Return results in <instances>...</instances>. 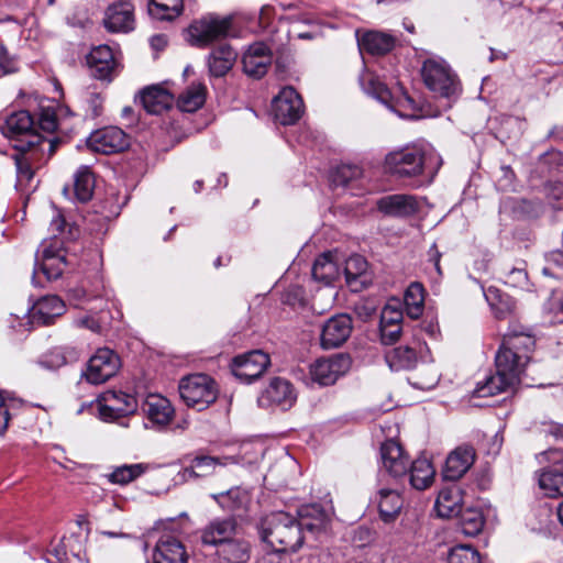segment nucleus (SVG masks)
Instances as JSON below:
<instances>
[{"label": "nucleus", "instance_id": "32", "mask_svg": "<svg viewBox=\"0 0 563 563\" xmlns=\"http://www.w3.org/2000/svg\"><path fill=\"white\" fill-rule=\"evenodd\" d=\"M64 310L65 305L59 297L44 296L33 306L32 318L38 323L49 324L54 318L62 316Z\"/></svg>", "mask_w": 563, "mask_h": 563}, {"label": "nucleus", "instance_id": "29", "mask_svg": "<svg viewBox=\"0 0 563 563\" xmlns=\"http://www.w3.org/2000/svg\"><path fill=\"white\" fill-rule=\"evenodd\" d=\"M216 554L219 563H246L251 558V545L235 536L218 548Z\"/></svg>", "mask_w": 563, "mask_h": 563}, {"label": "nucleus", "instance_id": "28", "mask_svg": "<svg viewBox=\"0 0 563 563\" xmlns=\"http://www.w3.org/2000/svg\"><path fill=\"white\" fill-rule=\"evenodd\" d=\"M143 410L147 418L157 426H167L174 417L170 401L161 395H148L144 401Z\"/></svg>", "mask_w": 563, "mask_h": 563}, {"label": "nucleus", "instance_id": "16", "mask_svg": "<svg viewBox=\"0 0 563 563\" xmlns=\"http://www.w3.org/2000/svg\"><path fill=\"white\" fill-rule=\"evenodd\" d=\"M352 329V319L349 314L340 313L331 317L322 327L321 346L323 349L339 347L350 338Z\"/></svg>", "mask_w": 563, "mask_h": 563}, {"label": "nucleus", "instance_id": "26", "mask_svg": "<svg viewBox=\"0 0 563 563\" xmlns=\"http://www.w3.org/2000/svg\"><path fill=\"white\" fill-rule=\"evenodd\" d=\"M41 271L48 280L57 279L62 276L66 267L65 252L57 247V241L54 244H43L41 251Z\"/></svg>", "mask_w": 563, "mask_h": 563}, {"label": "nucleus", "instance_id": "41", "mask_svg": "<svg viewBox=\"0 0 563 563\" xmlns=\"http://www.w3.org/2000/svg\"><path fill=\"white\" fill-rule=\"evenodd\" d=\"M150 468V464L146 463L123 464L114 467L111 473L106 475V478L111 484L123 486L137 479Z\"/></svg>", "mask_w": 563, "mask_h": 563}, {"label": "nucleus", "instance_id": "3", "mask_svg": "<svg viewBox=\"0 0 563 563\" xmlns=\"http://www.w3.org/2000/svg\"><path fill=\"white\" fill-rule=\"evenodd\" d=\"M534 338L525 332H509L505 334L503 343L495 356V366L508 379L519 384L526 366L534 351Z\"/></svg>", "mask_w": 563, "mask_h": 563}, {"label": "nucleus", "instance_id": "7", "mask_svg": "<svg viewBox=\"0 0 563 563\" xmlns=\"http://www.w3.org/2000/svg\"><path fill=\"white\" fill-rule=\"evenodd\" d=\"M424 85L440 97L451 99L460 92L456 75L443 60L427 59L421 68Z\"/></svg>", "mask_w": 563, "mask_h": 563}, {"label": "nucleus", "instance_id": "21", "mask_svg": "<svg viewBox=\"0 0 563 563\" xmlns=\"http://www.w3.org/2000/svg\"><path fill=\"white\" fill-rule=\"evenodd\" d=\"M380 459L384 470L395 478L406 476L409 467V459L401 445L388 440L380 446Z\"/></svg>", "mask_w": 563, "mask_h": 563}, {"label": "nucleus", "instance_id": "12", "mask_svg": "<svg viewBox=\"0 0 563 563\" xmlns=\"http://www.w3.org/2000/svg\"><path fill=\"white\" fill-rule=\"evenodd\" d=\"M351 367V358L345 354H336L328 358L317 360L310 366L311 379L319 385L328 386L336 382Z\"/></svg>", "mask_w": 563, "mask_h": 563}, {"label": "nucleus", "instance_id": "37", "mask_svg": "<svg viewBox=\"0 0 563 563\" xmlns=\"http://www.w3.org/2000/svg\"><path fill=\"white\" fill-rule=\"evenodd\" d=\"M517 384L515 380L508 379L506 375L496 368V374L486 377L483 382H478L473 394L476 397H489L511 389Z\"/></svg>", "mask_w": 563, "mask_h": 563}, {"label": "nucleus", "instance_id": "55", "mask_svg": "<svg viewBox=\"0 0 563 563\" xmlns=\"http://www.w3.org/2000/svg\"><path fill=\"white\" fill-rule=\"evenodd\" d=\"M0 70L3 75L14 74L19 70L18 59L9 54L2 43H0Z\"/></svg>", "mask_w": 563, "mask_h": 563}, {"label": "nucleus", "instance_id": "2", "mask_svg": "<svg viewBox=\"0 0 563 563\" xmlns=\"http://www.w3.org/2000/svg\"><path fill=\"white\" fill-rule=\"evenodd\" d=\"M442 166L441 156L433 150L412 144L389 152L384 167L397 178L423 177L430 184Z\"/></svg>", "mask_w": 563, "mask_h": 563}, {"label": "nucleus", "instance_id": "24", "mask_svg": "<svg viewBox=\"0 0 563 563\" xmlns=\"http://www.w3.org/2000/svg\"><path fill=\"white\" fill-rule=\"evenodd\" d=\"M140 101L147 113L161 114L174 103V96L161 85L144 88L140 93Z\"/></svg>", "mask_w": 563, "mask_h": 563}, {"label": "nucleus", "instance_id": "11", "mask_svg": "<svg viewBox=\"0 0 563 563\" xmlns=\"http://www.w3.org/2000/svg\"><path fill=\"white\" fill-rule=\"evenodd\" d=\"M271 364L269 355L255 350L233 358L232 374L243 383H252L261 377Z\"/></svg>", "mask_w": 563, "mask_h": 563}, {"label": "nucleus", "instance_id": "30", "mask_svg": "<svg viewBox=\"0 0 563 563\" xmlns=\"http://www.w3.org/2000/svg\"><path fill=\"white\" fill-rule=\"evenodd\" d=\"M367 266L366 260L357 254L346 260L344 266L345 280L353 291H360L368 284Z\"/></svg>", "mask_w": 563, "mask_h": 563}, {"label": "nucleus", "instance_id": "31", "mask_svg": "<svg viewBox=\"0 0 563 563\" xmlns=\"http://www.w3.org/2000/svg\"><path fill=\"white\" fill-rule=\"evenodd\" d=\"M379 517L384 522L394 521L399 515L404 500L396 489L380 488L377 492L376 499Z\"/></svg>", "mask_w": 563, "mask_h": 563}, {"label": "nucleus", "instance_id": "42", "mask_svg": "<svg viewBox=\"0 0 563 563\" xmlns=\"http://www.w3.org/2000/svg\"><path fill=\"white\" fill-rule=\"evenodd\" d=\"M95 190V177L87 166L78 168L74 176V194L78 201L87 202L92 198Z\"/></svg>", "mask_w": 563, "mask_h": 563}, {"label": "nucleus", "instance_id": "14", "mask_svg": "<svg viewBox=\"0 0 563 563\" xmlns=\"http://www.w3.org/2000/svg\"><path fill=\"white\" fill-rule=\"evenodd\" d=\"M87 144L93 152L108 155L125 150L129 146V139L123 130L107 126L92 132Z\"/></svg>", "mask_w": 563, "mask_h": 563}, {"label": "nucleus", "instance_id": "62", "mask_svg": "<svg viewBox=\"0 0 563 563\" xmlns=\"http://www.w3.org/2000/svg\"><path fill=\"white\" fill-rule=\"evenodd\" d=\"M65 227V219L59 211H56L51 221V231L54 235L62 233Z\"/></svg>", "mask_w": 563, "mask_h": 563}, {"label": "nucleus", "instance_id": "48", "mask_svg": "<svg viewBox=\"0 0 563 563\" xmlns=\"http://www.w3.org/2000/svg\"><path fill=\"white\" fill-rule=\"evenodd\" d=\"M459 515L461 529L465 536L474 537L482 532L485 518L481 509L466 508Z\"/></svg>", "mask_w": 563, "mask_h": 563}, {"label": "nucleus", "instance_id": "1", "mask_svg": "<svg viewBox=\"0 0 563 563\" xmlns=\"http://www.w3.org/2000/svg\"><path fill=\"white\" fill-rule=\"evenodd\" d=\"M298 514L299 519L284 511L265 516L260 523L262 540L273 549L295 552L303 543V529L318 532L325 527L327 515L319 506L302 507Z\"/></svg>", "mask_w": 563, "mask_h": 563}, {"label": "nucleus", "instance_id": "19", "mask_svg": "<svg viewBox=\"0 0 563 563\" xmlns=\"http://www.w3.org/2000/svg\"><path fill=\"white\" fill-rule=\"evenodd\" d=\"M92 77L110 81L117 70V60L108 45L93 47L86 57Z\"/></svg>", "mask_w": 563, "mask_h": 563}, {"label": "nucleus", "instance_id": "64", "mask_svg": "<svg viewBox=\"0 0 563 563\" xmlns=\"http://www.w3.org/2000/svg\"><path fill=\"white\" fill-rule=\"evenodd\" d=\"M167 45V37L164 34H156L151 37V46L156 49L161 51Z\"/></svg>", "mask_w": 563, "mask_h": 563}, {"label": "nucleus", "instance_id": "54", "mask_svg": "<svg viewBox=\"0 0 563 563\" xmlns=\"http://www.w3.org/2000/svg\"><path fill=\"white\" fill-rule=\"evenodd\" d=\"M402 310L397 303H387L380 312L379 325H401Z\"/></svg>", "mask_w": 563, "mask_h": 563}, {"label": "nucleus", "instance_id": "63", "mask_svg": "<svg viewBox=\"0 0 563 563\" xmlns=\"http://www.w3.org/2000/svg\"><path fill=\"white\" fill-rule=\"evenodd\" d=\"M550 307L555 312H563V290H556L552 294Z\"/></svg>", "mask_w": 563, "mask_h": 563}, {"label": "nucleus", "instance_id": "46", "mask_svg": "<svg viewBox=\"0 0 563 563\" xmlns=\"http://www.w3.org/2000/svg\"><path fill=\"white\" fill-rule=\"evenodd\" d=\"M407 314L411 319L419 318L423 312L424 306V289L419 283H411L404 297Z\"/></svg>", "mask_w": 563, "mask_h": 563}, {"label": "nucleus", "instance_id": "53", "mask_svg": "<svg viewBox=\"0 0 563 563\" xmlns=\"http://www.w3.org/2000/svg\"><path fill=\"white\" fill-rule=\"evenodd\" d=\"M362 176V168L357 165L343 164L339 166L333 175V183L336 186H346L351 180Z\"/></svg>", "mask_w": 563, "mask_h": 563}, {"label": "nucleus", "instance_id": "8", "mask_svg": "<svg viewBox=\"0 0 563 563\" xmlns=\"http://www.w3.org/2000/svg\"><path fill=\"white\" fill-rule=\"evenodd\" d=\"M225 459L206 454L202 451L184 455L179 462L180 471L177 478L180 483L196 482L200 478L211 476L218 466L225 465Z\"/></svg>", "mask_w": 563, "mask_h": 563}, {"label": "nucleus", "instance_id": "47", "mask_svg": "<svg viewBox=\"0 0 563 563\" xmlns=\"http://www.w3.org/2000/svg\"><path fill=\"white\" fill-rule=\"evenodd\" d=\"M484 296L494 311L496 318L505 319L514 309V303L508 296L496 287H488Z\"/></svg>", "mask_w": 563, "mask_h": 563}, {"label": "nucleus", "instance_id": "27", "mask_svg": "<svg viewBox=\"0 0 563 563\" xmlns=\"http://www.w3.org/2000/svg\"><path fill=\"white\" fill-rule=\"evenodd\" d=\"M421 350V341L415 339L411 344L399 345L389 351L386 354V362L393 371L410 369L415 367Z\"/></svg>", "mask_w": 563, "mask_h": 563}, {"label": "nucleus", "instance_id": "20", "mask_svg": "<svg viewBox=\"0 0 563 563\" xmlns=\"http://www.w3.org/2000/svg\"><path fill=\"white\" fill-rule=\"evenodd\" d=\"M273 54L269 47L262 43L250 45L242 58L243 69L251 77H263L272 64Z\"/></svg>", "mask_w": 563, "mask_h": 563}, {"label": "nucleus", "instance_id": "18", "mask_svg": "<svg viewBox=\"0 0 563 563\" xmlns=\"http://www.w3.org/2000/svg\"><path fill=\"white\" fill-rule=\"evenodd\" d=\"M376 205L380 212L398 218L411 217L421 208V202L416 196L406 194L384 196Z\"/></svg>", "mask_w": 563, "mask_h": 563}, {"label": "nucleus", "instance_id": "39", "mask_svg": "<svg viewBox=\"0 0 563 563\" xmlns=\"http://www.w3.org/2000/svg\"><path fill=\"white\" fill-rule=\"evenodd\" d=\"M207 88L202 84L187 87L177 99V107L183 112H196L206 102Z\"/></svg>", "mask_w": 563, "mask_h": 563}, {"label": "nucleus", "instance_id": "25", "mask_svg": "<svg viewBox=\"0 0 563 563\" xmlns=\"http://www.w3.org/2000/svg\"><path fill=\"white\" fill-rule=\"evenodd\" d=\"M153 563H187L188 554L184 544L173 537H163L153 551Z\"/></svg>", "mask_w": 563, "mask_h": 563}, {"label": "nucleus", "instance_id": "49", "mask_svg": "<svg viewBox=\"0 0 563 563\" xmlns=\"http://www.w3.org/2000/svg\"><path fill=\"white\" fill-rule=\"evenodd\" d=\"M41 147H33L27 151H16L13 155L18 179L29 181L33 177L32 162L37 157Z\"/></svg>", "mask_w": 563, "mask_h": 563}, {"label": "nucleus", "instance_id": "58", "mask_svg": "<svg viewBox=\"0 0 563 563\" xmlns=\"http://www.w3.org/2000/svg\"><path fill=\"white\" fill-rule=\"evenodd\" d=\"M286 552L274 549L261 555L256 563H291V560L285 555Z\"/></svg>", "mask_w": 563, "mask_h": 563}, {"label": "nucleus", "instance_id": "38", "mask_svg": "<svg viewBox=\"0 0 563 563\" xmlns=\"http://www.w3.org/2000/svg\"><path fill=\"white\" fill-rule=\"evenodd\" d=\"M409 481L413 488L423 490L428 488L434 478L435 471L428 459H417L410 465Z\"/></svg>", "mask_w": 563, "mask_h": 563}, {"label": "nucleus", "instance_id": "59", "mask_svg": "<svg viewBox=\"0 0 563 563\" xmlns=\"http://www.w3.org/2000/svg\"><path fill=\"white\" fill-rule=\"evenodd\" d=\"M10 420L9 405L7 404L3 396L0 394V435H2L8 429Z\"/></svg>", "mask_w": 563, "mask_h": 563}, {"label": "nucleus", "instance_id": "43", "mask_svg": "<svg viewBox=\"0 0 563 563\" xmlns=\"http://www.w3.org/2000/svg\"><path fill=\"white\" fill-rule=\"evenodd\" d=\"M184 8L183 0H151L147 5L148 13L156 20H174Z\"/></svg>", "mask_w": 563, "mask_h": 563}, {"label": "nucleus", "instance_id": "4", "mask_svg": "<svg viewBox=\"0 0 563 563\" xmlns=\"http://www.w3.org/2000/svg\"><path fill=\"white\" fill-rule=\"evenodd\" d=\"M232 25V15L207 13L189 24L186 40L190 45L203 48L230 36Z\"/></svg>", "mask_w": 563, "mask_h": 563}, {"label": "nucleus", "instance_id": "61", "mask_svg": "<svg viewBox=\"0 0 563 563\" xmlns=\"http://www.w3.org/2000/svg\"><path fill=\"white\" fill-rule=\"evenodd\" d=\"M507 283L512 286L522 285L527 279V273L521 268H512L507 276Z\"/></svg>", "mask_w": 563, "mask_h": 563}, {"label": "nucleus", "instance_id": "34", "mask_svg": "<svg viewBox=\"0 0 563 563\" xmlns=\"http://www.w3.org/2000/svg\"><path fill=\"white\" fill-rule=\"evenodd\" d=\"M361 49L372 55H385L395 46V37L379 31H368L358 38Z\"/></svg>", "mask_w": 563, "mask_h": 563}, {"label": "nucleus", "instance_id": "45", "mask_svg": "<svg viewBox=\"0 0 563 563\" xmlns=\"http://www.w3.org/2000/svg\"><path fill=\"white\" fill-rule=\"evenodd\" d=\"M80 352L74 346L54 347L45 354L42 364L47 368L56 369L68 363L79 360Z\"/></svg>", "mask_w": 563, "mask_h": 563}, {"label": "nucleus", "instance_id": "23", "mask_svg": "<svg viewBox=\"0 0 563 563\" xmlns=\"http://www.w3.org/2000/svg\"><path fill=\"white\" fill-rule=\"evenodd\" d=\"M236 536V521L233 518L216 519L201 532V541L217 549Z\"/></svg>", "mask_w": 563, "mask_h": 563}, {"label": "nucleus", "instance_id": "22", "mask_svg": "<svg viewBox=\"0 0 563 563\" xmlns=\"http://www.w3.org/2000/svg\"><path fill=\"white\" fill-rule=\"evenodd\" d=\"M475 457V449L472 445H459L448 455L443 476L449 481H457L470 470Z\"/></svg>", "mask_w": 563, "mask_h": 563}, {"label": "nucleus", "instance_id": "52", "mask_svg": "<svg viewBox=\"0 0 563 563\" xmlns=\"http://www.w3.org/2000/svg\"><path fill=\"white\" fill-rule=\"evenodd\" d=\"M448 560L449 563H481V556L477 550L466 544L452 548Z\"/></svg>", "mask_w": 563, "mask_h": 563}, {"label": "nucleus", "instance_id": "17", "mask_svg": "<svg viewBox=\"0 0 563 563\" xmlns=\"http://www.w3.org/2000/svg\"><path fill=\"white\" fill-rule=\"evenodd\" d=\"M103 23L112 33H128L134 29V7L130 0H120L110 4L106 11Z\"/></svg>", "mask_w": 563, "mask_h": 563}, {"label": "nucleus", "instance_id": "51", "mask_svg": "<svg viewBox=\"0 0 563 563\" xmlns=\"http://www.w3.org/2000/svg\"><path fill=\"white\" fill-rule=\"evenodd\" d=\"M410 384L418 389H432L439 382V375L432 366H422L409 378Z\"/></svg>", "mask_w": 563, "mask_h": 563}, {"label": "nucleus", "instance_id": "9", "mask_svg": "<svg viewBox=\"0 0 563 563\" xmlns=\"http://www.w3.org/2000/svg\"><path fill=\"white\" fill-rule=\"evenodd\" d=\"M97 409L100 419L103 421H114L134 413L137 409V401L130 394L109 389L98 397Z\"/></svg>", "mask_w": 563, "mask_h": 563}, {"label": "nucleus", "instance_id": "44", "mask_svg": "<svg viewBox=\"0 0 563 563\" xmlns=\"http://www.w3.org/2000/svg\"><path fill=\"white\" fill-rule=\"evenodd\" d=\"M363 90L379 100L382 103L393 109V97L387 86L382 82L375 75L365 73L361 77Z\"/></svg>", "mask_w": 563, "mask_h": 563}, {"label": "nucleus", "instance_id": "56", "mask_svg": "<svg viewBox=\"0 0 563 563\" xmlns=\"http://www.w3.org/2000/svg\"><path fill=\"white\" fill-rule=\"evenodd\" d=\"M379 332L383 344H394L401 334V325H379Z\"/></svg>", "mask_w": 563, "mask_h": 563}, {"label": "nucleus", "instance_id": "6", "mask_svg": "<svg viewBox=\"0 0 563 563\" xmlns=\"http://www.w3.org/2000/svg\"><path fill=\"white\" fill-rule=\"evenodd\" d=\"M178 388L184 402L198 411L209 407L218 397L216 382L206 374H195L183 378Z\"/></svg>", "mask_w": 563, "mask_h": 563}, {"label": "nucleus", "instance_id": "40", "mask_svg": "<svg viewBox=\"0 0 563 563\" xmlns=\"http://www.w3.org/2000/svg\"><path fill=\"white\" fill-rule=\"evenodd\" d=\"M340 275L339 265L332 252H325L316 258L312 266V276L316 280L330 284Z\"/></svg>", "mask_w": 563, "mask_h": 563}, {"label": "nucleus", "instance_id": "57", "mask_svg": "<svg viewBox=\"0 0 563 563\" xmlns=\"http://www.w3.org/2000/svg\"><path fill=\"white\" fill-rule=\"evenodd\" d=\"M40 128L45 132H54L57 130V118L53 110L43 109L40 119H38Z\"/></svg>", "mask_w": 563, "mask_h": 563}, {"label": "nucleus", "instance_id": "60", "mask_svg": "<svg viewBox=\"0 0 563 563\" xmlns=\"http://www.w3.org/2000/svg\"><path fill=\"white\" fill-rule=\"evenodd\" d=\"M78 325L87 328L92 332L100 333L102 331V324L95 317H84L77 320Z\"/></svg>", "mask_w": 563, "mask_h": 563}, {"label": "nucleus", "instance_id": "5", "mask_svg": "<svg viewBox=\"0 0 563 563\" xmlns=\"http://www.w3.org/2000/svg\"><path fill=\"white\" fill-rule=\"evenodd\" d=\"M1 133L13 142L15 151L41 147L46 141L35 131L34 119L26 110L9 114L0 125Z\"/></svg>", "mask_w": 563, "mask_h": 563}, {"label": "nucleus", "instance_id": "36", "mask_svg": "<svg viewBox=\"0 0 563 563\" xmlns=\"http://www.w3.org/2000/svg\"><path fill=\"white\" fill-rule=\"evenodd\" d=\"M462 495L457 487H446L440 490L435 500V510L442 518L459 515L462 509Z\"/></svg>", "mask_w": 563, "mask_h": 563}, {"label": "nucleus", "instance_id": "13", "mask_svg": "<svg viewBox=\"0 0 563 563\" xmlns=\"http://www.w3.org/2000/svg\"><path fill=\"white\" fill-rule=\"evenodd\" d=\"M303 111L301 97L292 87H285L273 100L275 119L283 125L297 122Z\"/></svg>", "mask_w": 563, "mask_h": 563}, {"label": "nucleus", "instance_id": "33", "mask_svg": "<svg viewBox=\"0 0 563 563\" xmlns=\"http://www.w3.org/2000/svg\"><path fill=\"white\" fill-rule=\"evenodd\" d=\"M236 52L229 44H222L214 48L208 57L209 71L212 76H224L236 59Z\"/></svg>", "mask_w": 563, "mask_h": 563}, {"label": "nucleus", "instance_id": "50", "mask_svg": "<svg viewBox=\"0 0 563 563\" xmlns=\"http://www.w3.org/2000/svg\"><path fill=\"white\" fill-rule=\"evenodd\" d=\"M539 485L549 497L563 496V474L559 472H542L539 477Z\"/></svg>", "mask_w": 563, "mask_h": 563}, {"label": "nucleus", "instance_id": "15", "mask_svg": "<svg viewBox=\"0 0 563 563\" xmlns=\"http://www.w3.org/2000/svg\"><path fill=\"white\" fill-rule=\"evenodd\" d=\"M297 395L294 386L287 379L275 377L258 397V405L267 408L272 406L289 409L296 401Z\"/></svg>", "mask_w": 563, "mask_h": 563}, {"label": "nucleus", "instance_id": "10", "mask_svg": "<svg viewBox=\"0 0 563 563\" xmlns=\"http://www.w3.org/2000/svg\"><path fill=\"white\" fill-rule=\"evenodd\" d=\"M120 365V358L112 350L107 347L99 349L89 358L82 376L90 384H102L117 374Z\"/></svg>", "mask_w": 563, "mask_h": 563}, {"label": "nucleus", "instance_id": "35", "mask_svg": "<svg viewBox=\"0 0 563 563\" xmlns=\"http://www.w3.org/2000/svg\"><path fill=\"white\" fill-rule=\"evenodd\" d=\"M212 498L223 509L238 514L246 510L250 504V494L241 487H234L227 492L213 494Z\"/></svg>", "mask_w": 563, "mask_h": 563}]
</instances>
